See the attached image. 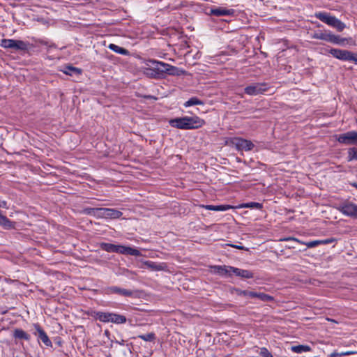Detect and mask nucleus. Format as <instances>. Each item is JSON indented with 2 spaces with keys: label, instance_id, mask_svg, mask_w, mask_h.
<instances>
[{
  "label": "nucleus",
  "instance_id": "72a5a7b5",
  "mask_svg": "<svg viewBox=\"0 0 357 357\" xmlns=\"http://www.w3.org/2000/svg\"><path fill=\"white\" fill-rule=\"evenodd\" d=\"M104 210H106V208H97L96 217L98 218H106V213H105Z\"/></svg>",
  "mask_w": 357,
  "mask_h": 357
},
{
  "label": "nucleus",
  "instance_id": "b1692460",
  "mask_svg": "<svg viewBox=\"0 0 357 357\" xmlns=\"http://www.w3.org/2000/svg\"><path fill=\"white\" fill-rule=\"evenodd\" d=\"M108 48L109 50H112L113 52L120 54H122V55H129L130 54V52L128 50H126L123 47H119L113 43L109 44L108 46Z\"/></svg>",
  "mask_w": 357,
  "mask_h": 357
},
{
  "label": "nucleus",
  "instance_id": "20e7f679",
  "mask_svg": "<svg viewBox=\"0 0 357 357\" xmlns=\"http://www.w3.org/2000/svg\"><path fill=\"white\" fill-rule=\"evenodd\" d=\"M0 45L7 49L26 51L29 49V43L20 40L3 39Z\"/></svg>",
  "mask_w": 357,
  "mask_h": 357
},
{
  "label": "nucleus",
  "instance_id": "393cba45",
  "mask_svg": "<svg viewBox=\"0 0 357 357\" xmlns=\"http://www.w3.org/2000/svg\"><path fill=\"white\" fill-rule=\"evenodd\" d=\"M252 298H257L264 302H271L274 300L273 297L270 295H268L266 294L261 293V292H255V291H254V293H253Z\"/></svg>",
  "mask_w": 357,
  "mask_h": 357
},
{
  "label": "nucleus",
  "instance_id": "bb28decb",
  "mask_svg": "<svg viewBox=\"0 0 357 357\" xmlns=\"http://www.w3.org/2000/svg\"><path fill=\"white\" fill-rule=\"evenodd\" d=\"M65 74L68 75H80L82 73V70L71 66H66L64 70L63 71Z\"/></svg>",
  "mask_w": 357,
  "mask_h": 357
},
{
  "label": "nucleus",
  "instance_id": "c9c22d12",
  "mask_svg": "<svg viewBox=\"0 0 357 357\" xmlns=\"http://www.w3.org/2000/svg\"><path fill=\"white\" fill-rule=\"evenodd\" d=\"M96 210L97 208L87 207L84 209V213L86 215H93L96 217V213H97Z\"/></svg>",
  "mask_w": 357,
  "mask_h": 357
},
{
  "label": "nucleus",
  "instance_id": "7c9ffc66",
  "mask_svg": "<svg viewBox=\"0 0 357 357\" xmlns=\"http://www.w3.org/2000/svg\"><path fill=\"white\" fill-rule=\"evenodd\" d=\"M348 161L351 160H357V149L355 147H352L349 149L348 151V157H347Z\"/></svg>",
  "mask_w": 357,
  "mask_h": 357
},
{
  "label": "nucleus",
  "instance_id": "4c0bfd02",
  "mask_svg": "<svg viewBox=\"0 0 357 357\" xmlns=\"http://www.w3.org/2000/svg\"><path fill=\"white\" fill-rule=\"evenodd\" d=\"M305 244L307 245V248H314L319 245H321V243H320V240H315V241H309Z\"/></svg>",
  "mask_w": 357,
  "mask_h": 357
},
{
  "label": "nucleus",
  "instance_id": "a18cd8bd",
  "mask_svg": "<svg viewBox=\"0 0 357 357\" xmlns=\"http://www.w3.org/2000/svg\"><path fill=\"white\" fill-rule=\"evenodd\" d=\"M0 208H8L7 202L0 199Z\"/></svg>",
  "mask_w": 357,
  "mask_h": 357
},
{
  "label": "nucleus",
  "instance_id": "79ce46f5",
  "mask_svg": "<svg viewBox=\"0 0 357 357\" xmlns=\"http://www.w3.org/2000/svg\"><path fill=\"white\" fill-rule=\"evenodd\" d=\"M324 32L315 33L313 36L314 38L324 40Z\"/></svg>",
  "mask_w": 357,
  "mask_h": 357
},
{
  "label": "nucleus",
  "instance_id": "a19ab883",
  "mask_svg": "<svg viewBox=\"0 0 357 357\" xmlns=\"http://www.w3.org/2000/svg\"><path fill=\"white\" fill-rule=\"evenodd\" d=\"M227 245L231 246L232 248H235L238 249V250H246V251L248 250V248H245V247H244L243 245H241L227 244Z\"/></svg>",
  "mask_w": 357,
  "mask_h": 357
},
{
  "label": "nucleus",
  "instance_id": "9b49d317",
  "mask_svg": "<svg viewBox=\"0 0 357 357\" xmlns=\"http://www.w3.org/2000/svg\"><path fill=\"white\" fill-rule=\"evenodd\" d=\"M33 327L36 329V332L34 334L36 335L38 334V338L44 343L45 345L47 347H52V344L51 340L49 339L47 335L45 332V331L40 327L38 324H34Z\"/></svg>",
  "mask_w": 357,
  "mask_h": 357
},
{
  "label": "nucleus",
  "instance_id": "ddd939ff",
  "mask_svg": "<svg viewBox=\"0 0 357 357\" xmlns=\"http://www.w3.org/2000/svg\"><path fill=\"white\" fill-rule=\"evenodd\" d=\"M347 40V38H341L340 36L333 34L331 32L325 31L323 40L336 45H344V41H346Z\"/></svg>",
  "mask_w": 357,
  "mask_h": 357
},
{
  "label": "nucleus",
  "instance_id": "f03ea898",
  "mask_svg": "<svg viewBox=\"0 0 357 357\" xmlns=\"http://www.w3.org/2000/svg\"><path fill=\"white\" fill-rule=\"evenodd\" d=\"M314 16L316 18L326 23L328 26L336 29L338 31H342L346 27V25L344 22L340 21L336 17L331 15L328 13L318 12L314 14Z\"/></svg>",
  "mask_w": 357,
  "mask_h": 357
},
{
  "label": "nucleus",
  "instance_id": "4be33fe9",
  "mask_svg": "<svg viewBox=\"0 0 357 357\" xmlns=\"http://www.w3.org/2000/svg\"><path fill=\"white\" fill-rule=\"evenodd\" d=\"M0 225L6 229H10L15 227V222L0 213Z\"/></svg>",
  "mask_w": 357,
  "mask_h": 357
},
{
  "label": "nucleus",
  "instance_id": "49530a36",
  "mask_svg": "<svg viewBox=\"0 0 357 357\" xmlns=\"http://www.w3.org/2000/svg\"><path fill=\"white\" fill-rule=\"evenodd\" d=\"M350 185L355 187L357 189V183H350Z\"/></svg>",
  "mask_w": 357,
  "mask_h": 357
},
{
  "label": "nucleus",
  "instance_id": "f3484780",
  "mask_svg": "<svg viewBox=\"0 0 357 357\" xmlns=\"http://www.w3.org/2000/svg\"><path fill=\"white\" fill-rule=\"evenodd\" d=\"M144 264L147 268L154 271H163L166 268V265L163 263L158 264L151 261H145Z\"/></svg>",
  "mask_w": 357,
  "mask_h": 357
},
{
  "label": "nucleus",
  "instance_id": "6ab92c4d",
  "mask_svg": "<svg viewBox=\"0 0 357 357\" xmlns=\"http://www.w3.org/2000/svg\"><path fill=\"white\" fill-rule=\"evenodd\" d=\"M13 337L17 340L29 341L31 335L21 328H15L13 331Z\"/></svg>",
  "mask_w": 357,
  "mask_h": 357
},
{
  "label": "nucleus",
  "instance_id": "c756f323",
  "mask_svg": "<svg viewBox=\"0 0 357 357\" xmlns=\"http://www.w3.org/2000/svg\"><path fill=\"white\" fill-rule=\"evenodd\" d=\"M112 316V313L109 312H98L97 318L99 321L102 322H110V318Z\"/></svg>",
  "mask_w": 357,
  "mask_h": 357
},
{
  "label": "nucleus",
  "instance_id": "58836bf2",
  "mask_svg": "<svg viewBox=\"0 0 357 357\" xmlns=\"http://www.w3.org/2000/svg\"><path fill=\"white\" fill-rule=\"evenodd\" d=\"M259 354L263 357H273L269 351L265 347L261 348Z\"/></svg>",
  "mask_w": 357,
  "mask_h": 357
},
{
  "label": "nucleus",
  "instance_id": "2f4dec72",
  "mask_svg": "<svg viewBox=\"0 0 357 357\" xmlns=\"http://www.w3.org/2000/svg\"><path fill=\"white\" fill-rule=\"evenodd\" d=\"M243 207L250 208L261 209L263 206H262V204L258 203V202H248V203L244 204Z\"/></svg>",
  "mask_w": 357,
  "mask_h": 357
},
{
  "label": "nucleus",
  "instance_id": "7ed1b4c3",
  "mask_svg": "<svg viewBox=\"0 0 357 357\" xmlns=\"http://www.w3.org/2000/svg\"><path fill=\"white\" fill-rule=\"evenodd\" d=\"M152 64L151 68H146V74L154 78H160L164 77L167 73L168 63L157 61L155 60H150Z\"/></svg>",
  "mask_w": 357,
  "mask_h": 357
},
{
  "label": "nucleus",
  "instance_id": "a211bd4d",
  "mask_svg": "<svg viewBox=\"0 0 357 357\" xmlns=\"http://www.w3.org/2000/svg\"><path fill=\"white\" fill-rule=\"evenodd\" d=\"M231 266H214L212 267L214 272L220 275H231V270L230 269Z\"/></svg>",
  "mask_w": 357,
  "mask_h": 357
},
{
  "label": "nucleus",
  "instance_id": "aec40b11",
  "mask_svg": "<svg viewBox=\"0 0 357 357\" xmlns=\"http://www.w3.org/2000/svg\"><path fill=\"white\" fill-rule=\"evenodd\" d=\"M104 211L106 213V218L109 219H118L123 215L121 211L116 208H106V210H104Z\"/></svg>",
  "mask_w": 357,
  "mask_h": 357
},
{
  "label": "nucleus",
  "instance_id": "423d86ee",
  "mask_svg": "<svg viewBox=\"0 0 357 357\" xmlns=\"http://www.w3.org/2000/svg\"><path fill=\"white\" fill-rule=\"evenodd\" d=\"M231 143L238 151H251L255 145L250 141L241 137H234L231 140Z\"/></svg>",
  "mask_w": 357,
  "mask_h": 357
},
{
  "label": "nucleus",
  "instance_id": "39448f33",
  "mask_svg": "<svg viewBox=\"0 0 357 357\" xmlns=\"http://www.w3.org/2000/svg\"><path fill=\"white\" fill-rule=\"evenodd\" d=\"M268 89V84L267 83L258 82L247 86L244 89V92L249 96H257L265 93Z\"/></svg>",
  "mask_w": 357,
  "mask_h": 357
},
{
  "label": "nucleus",
  "instance_id": "37998d69",
  "mask_svg": "<svg viewBox=\"0 0 357 357\" xmlns=\"http://www.w3.org/2000/svg\"><path fill=\"white\" fill-rule=\"evenodd\" d=\"M348 61H351L354 62L355 64H357V57L352 52H351Z\"/></svg>",
  "mask_w": 357,
  "mask_h": 357
},
{
  "label": "nucleus",
  "instance_id": "1a4fd4ad",
  "mask_svg": "<svg viewBox=\"0 0 357 357\" xmlns=\"http://www.w3.org/2000/svg\"><path fill=\"white\" fill-rule=\"evenodd\" d=\"M106 293L116 294L126 297H134L136 295V291L121 288L116 286L109 287L106 289Z\"/></svg>",
  "mask_w": 357,
  "mask_h": 357
},
{
  "label": "nucleus",
  "instance_id": "412c9836",
  "mask_svg": "<svg viewBox=\"0 0 357 357\" xmlns=\"http://www.w3.org/2000/svg\"><path fill=\"white\" fill-rule=\"evenodd\" d=\"M166 74L169 75H176L180 76L185 74V71L184 70L180 69L176 66H173L172 65L168 64L167 68Z\"/></svg>",
  "mask_w": 357,
  "mask_h": 357
},
{
  "label": "nucleus",
  "instance_id": "2eb2a0df",
  "mask_svg": "<svg viewBox=\"0 0 357 357\" xmlns=\"http://www.w3.org/2000/svg\"><path fill=\"white\" fill-rule=\"evenodd\" d=\"M230 269L234 274L241 278L250 279L254 277V273L248 270L241 269L236 267H231Z\"/></svg>",
  "mask_w": 357,
  "mask_h": 357
},
{
  "label": "nucleus",
  "instance_id": "0eeeda50",
  "mask_svg": "<svg viewBox=\"0 0 357 357\" xmlns=\"http://www.w3.org/2000/svg\"><path fill=\"white\" fill-rule=\"evenodd\" d=\"M338 210L344 215L357 218V204L347 202L340 205Z\"/></svg>",
  "mask_w": 357,
  "mask_h": 357
},
{
  "label": "nucleus",
  "instance_id": "5701e85b",
  "mask_svg": "<svg viewBox=\"0 0 357 357\" xmlns=\"http://www.w3.org/2000/svg\"><path fill=\"white\" fill-rule=\"evenodd\" d=\"M204 208L211 211H224L232 208L230 205H204Z\"/></svg>",
  "mask_w": 357,
  "mask_h": 357
},
{
  "label": "nucleus",
  "instance_id": "cd10ccee",
  "mask_svg": "<svg viewBox=\"0 0 357 357\" xmlns=\"http://www.w3.org/2000/svg\"><path fill=\"white\" fill-rule=\"evenodd\" d=\"M110 322L115 324H124L126 321V317L123 315L112 313Z\"/></svg>",
  "mask_w": 357,
  "mask_h": 357
},
{
  "label": "nucleus",
  "instance_id": "6e6552de",
  "mask_svg": "<svg viewBox=\"0 0 357 357\" xmlns=\"http://www.w3.org/2000/svg\"><path fill=\"white\" fill-rule=\"evenodd\" d=\"M337 140L339 143L346 145L357 144V131H349L340 135Z\"/></svg>",
  "mask_w": 357,
  "mask_h": 357
},
{
  "label": "nucleus",
  "instance_id": "e433bc0d",
  "mask_svg": "<svg viewBox=\"0 0 357 357\" xmlns=\"http://www.w3.org/2000/svg\"><path fill=\"white\" fill-rule=\"evenodd\" d=\"M354 351H346V352H342V353H337V352H333L330 354L331 357H337V356H349L354 354Z\"/></svg>",
  "mask_w": 357,
  "mask_h": 357
},
{
  "label": "nucleus",
  "instance_id": "4468645a",
  "mask_svg": "<svg viewBox=\"0 0 357 357\" xmlns=\"http://www.w3.org/2000/svg\"><path fill=\"white\" fill-rule=\"evenodd\" d=\"M185 120L186 116L175 118L169 120V123L172 127L182 130H187L188 126L187 121Z\"/></svg>",
  "mask_w": 357,
  "mask_h": 357
},
{
  "label": "nucleus",
  "instance_id": "dca6fc26",
  "mask_svg": "<svg viewBox=\"0 0 357 357\" xmlns=\"http://www.w3.org/2000/svg\"><path fill=\"white\" fill-rule=\"evenodd\" d=\"M234 13V10L232 9H227L223 7H218L211 8L210 10L209 14L211 15L215 16H227V15H231Z\"/></svg>",
  "mask_w": 357,
  "mask_h": 357
},
{
  "label": "nucleus",
  "instance_id": "f8f14e48",
  "mask_svg": "<svg viewBox=\"0 0 357 357\" xmlns=\"http://www.w3.org/2000/svg\"><path fill=\"white\" fill-rule=\"evenodd\" d=\"M351 52L348 50L335 48H332L329 51V53L333 56L342 61H348Z\"/></svg>",
  "mask_w": 357,
  "mask_h": 357
},
{
  "label": "nucleus",
  "instance_id": "f257e3e1",
  "mask_svg": "<svg viewBox=\"0 0 357 357\" xmlns=\"http://www.w3.org/2000/svg\"><path fill=\"white\" fill-rule=\"evenodd\" d=\"M100 248L108 252H116L123 255H128L132 256H141L142 253L136 248L129 246H124L121 245H114L108 243H102L100 245Z\"/></svg>",
  "mask_w": 357,
  "mask_h": 357
},
{
  "label": "nucleus",
  "instance_id": "f704fd0d",
  "mask_svg": "<svg viewBox=\"0 0 357 357\" xmlns=\"http://www.w3.org/2000/svg\"><path fill=\"white\" fill-rule=\"evenodd\" d=\"M238 295L239 296H249L252 298L254 291H248V290H236Z\"/></svg>",
  "mask_w": 357,
  "mask_h": 357
},
{
  "label": "nucleus",
  "instance_id": "a878e982",
  "mask_svg": "<svg viewBox=\"0 0 357 357\" xmlns=\"http://www.w3.org/2000/svg\"><path fill=\"white\" fill-rule=\"evenodd\" d=\"M291 350L294 353L302 354L303 352H307V351H311V348H310V347H309L307 345L299 344V345L291 346Z\"/></svg>",
  "mask_w": 357,
  "mask_h": 357
},
{
  "label": "nucleus",
  "instance_id": "473e14b6",
  "mask_svg": "<svg viewBox=\"0 0 357 357\" xmlns=\"http://www.w3.org/2000/svg\"><path fill=\"white\" fill-rule=\"evenodd\" d=\"M139 337L144 341L152 342L155 340V336L153 333H149L139 335Z\"/></svg>",
  "mask_w": 357,
  "mask_h": 357
},
{
  "label": "nucleus",
  "instance_id": "c85d7f7f",
  "mask_svg": "<svg viewBox=\"0 0 357 357\" xmlns=\"http://www.w3.org/2000/svg\"><path fill=\"white\" fill-rule=\"evenodd\" d=\"M204 102L200 100L197 97H192L184 103V107H188L192 105H202Z\"/></svg>",
  "mask_w": 357,
  "mask_h": 357
},
{
  "label": "nucleus",
  "instance_id": "c03bdc74",
  "mask_svg": "<svg viewBox=\"0 0 357 357\" xmlns=\"http://www.w3.org/2000/svg\"><path fill=\"white\" fill-rule=\"evenodd\" d=\"M281 241H296L298 243H303L301 241H299L298 239L294 238V237H288V238H284L283 239H282Z\"/></svg>",
  "mask_w": 357,
  "mask_h": 357
},
{
  "label": "nucleus",
  "instance_id": "9d476101",
  "mask_svg": "<svg viewBox=\"0 0 357 357\" xmlns=\"http://www.w3.org/2000/svg\"><path fill=\"white\" fill-rule=\"evenodd\" d=\"M187 121V130L197 129L201 128L204 123V120L200 119L198 116H186Z\"/></svg>",
  "mask_w": 357,
  "mask_h": 357
},
{
  "label": "nucleus",
  "instance_id": "ea45409f",
  "mask_svg": "<svg viewBox=\"0 0 357 357\" xmlns=\"http://www.w3.org/2000/svg\"><path fill=\"white\" fill-rule=\"evenodd\" d=\"M337 240L335 238H329L324 240H320L321 245H326L336 242Z\"/></svg>",
  "mask_w": 357,
  "mask_h": 357
}]
</instances>
